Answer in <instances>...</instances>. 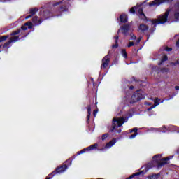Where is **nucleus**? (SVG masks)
<instances>
[{
    "label": "nucleus",
    "instance_id": "obj_15",
    "mask_svg": "<svg viewBox=\"0 0 179 179\" xmlns=\"http://www.w3.org/2000/svg\"><path fill=\"white\" fill-rule=\"evenodd\" d=\"M138 29L140 30H141L142 31H146V30H148L149 29V27H148L147 25H145L144 24H141L138 27Z\"/></svg>",
    "mask_w": 179,
    "mask_h": 179
},
{
    "label": "nucleus",
    "instance_id": "obj_41",
    "mask_svg": "<svg viewBox=\"0 0 179 179\" xmlns=\"http://www.w3.org/2000/svg\"><path fill=\"white\" fill-rule=\"evenodd\" d=\"M86 150H87V148L83 149V150H82L80 152V153H85V152H86Z\"/></svg>",
    "mask_w": 179,
    "mask_h": 179
},
{
    "label": "nucleus",
    "instance_id": "obj_2",
    "mask_svg": "<svg viewBox=\"0 0 179 179\" xmlns=\"http://www.w3.org/2000/svg\"><path fill=\"white\" fill-rule=\"evenodd\" d=\"M152 159H153V162H155L157 164V167H163L164 164H167V161L170 160V157L162 159V155L157 154L155 155L152 157Z\"/></svg>",
    "mask_w": 179,
    "mask_h": 179
},
{
    "label": "nucleus",
    "instance_id": "obj_35",
    "mask_svg": "<svg viewBox=\"0 0 179 179\" xmlns=\"http://www.w3.org/2000/svg\"><path fill=\"white\" fill-rule=\"evenodd\" d=\"M172 50H173V49H172L171 48H169V47H166V48H165V50H166V51H168V52L172 51Z\"/></svg>",
    "mask_w": 179,
    "mask_h": 179
},
{
    "label": "nucleus",
    "instance_id": "obj_44",
    "mask_svg": "<svg viewBox=\"0 0 179 179\" xmlns=\"http://www.w3.org/2000/svg\"><path fill=\"white\" fill-rule=\"evenodd\" d=\"M175 64H176V65H179V59L177 60V61H176V62H175Z\"/></svg>",
    "mask_w": 179,
    "mask_h": 179
},
{
    "label": "nucleus",
    "instance_id": "obj_37",
    "mask_svg": "<svg viewBox=\"0 0 179 179\" xmlns=\"http://www.w3.org/2000/svg\"><path fill=\"white\" fill-rule=\"evenodd\" d=\"M27 25H23L21 27L22 30H27V27H26Z\"/></svg>",
    "mask_w": 179,
    "mask_h": 179
},
{
    "label": "nucleus",
    "instance_id": "obj_40",
    "mask_svg": "<svg viewBox=\"0 0 179 179\" xmlns=\"http://www.w3.org/2000/svg\"><path fill=\"white\" fill-rule=\"evenodd\" d=\"M97 113H98V110H94V113H93L94 117H96V114H97Z\"/></svg>",
    "mask_w": 179,
    "mask_h": 179
},
{
    "label": "nucleus",
    "instance_id": "obj_4",
    "mask_svg": "<svg viewBox=\"0 0 179 179\" xmlns=\"http://www.w3.org/2000/svg\"><path fill=\"white\" fill-rule=\"evenodd\" d=\"M142 99H145V96L141 93L136 92L131 96V103H136V101H139Z\"/></svg>",
    "mask_w": 179,
    "mask_h": 179
},
{
    "label": "nucleus",
    "instance_id": "obj_24",
    "mask_svg": "<svg viewBox=\"0 0 179 179\" xmlns=\"http://www.w3.org/2000/svg\"><path fill=\"white\" fill-rule=\"evenodd\" d=\"M6 38H9V36H3L0 37V43H1V41H5V40H6Z\"/></svg>",
    "mask_w": 179,
    "mask_h": 179
},
{
    "label": "nucleus",
    "instance_id": "obj_9",
    "mask_svg": "<svg viewBox=\"0 0 179 179\" xmlns=\"http://www.w3.org/2000/svg\"><path fill=\"white\" fill-rule=\"evenodd\" d=\"M136 9H138V12L139 15L141 16V19H145L148 20V17H146V15H145V13H143V9L141 6H137Z\"/></svg>",
    "mask_w": 179,
    "mask_h": 179
},
{
    "label": "nucleus",
    "instance_id": "obj_12",
    "mask_svg": "<svg viewBox=\"0 0 179 179\" xmlns=\"http://www.w3.org/2000/svg\"><path fill=\"white\" fill-rule=\"evenodd\" d=\"M66 169V166H59L57 169H56L55 171L53 172L55 174H57V173H64L65 171V169Z\"/></svg>",
    "mask_w": 179,
    "mask_h": 179
},
{
    "label": "nucleus",
    "instance_id": "obj_1",
    "mask_svg": "<svg viewBox=\"0 0 179 179\" xmlns=\"http://www.w3.org/2000/svg\"><path fill=\"white\" fill-rule=\"evenodd\" d=\"M124 122H125V117H113L110 131L118 132V134H120L121 132V129L118 128L122 127Z\"/></svg>",
    "mask_w": 179,
    "mask_h": 179
},
{
    "label": "nucleus",
    "instance_id": "obj_34",
    "mask_svg": "<svg viewBox=\"0 0 179 179\" xmlns=\"http://www.w3.org/2000/svg\"><path fill=\"white\" fill-rule=\"evenodd\" d=\"M136 135H138V133H134V134H131L130 136V138L133 139V138H135V136H136Z\"/></svg>",
    "mask_w": 179,
    "mask_h": 179
},
{
    "label": "nucleus",
    "instance_id": "obj_5",
    "mask_svg": "<svg viewBox=\"0 0 179 179\" xmlns=\"http://www.w3.org/2000/svg\"><path fill=\"white\" fill-rule=\"evenodd\" d=\"M19 41V36H12L10 38L9 41L6 43H4L3 48H8L12 43H15V41Z\"/></svg>",
    "mask_w": 179,
    "mask_h": 179
},
{
    "label": "nucleus",
    "instance_id": "obj_20",
    "mask_svg": "<svg viewBox=\"0 0 179 179\" xmlns=\"http://www.w3.org/2000/svg\"><path fill=\"white\" fill-rule=\"evenodd\" d=\"M159 177H160V173L152 174L150 176L149 179H157Z\"/></svg>",
    "mask_w": 179,
    "mask_h": 179
},
{
    "label": "nucleus",
    "instance_id": "obj_42",
    "mask_svg": "<svg viewBox=\"0 0 179 179\" xmlns=\"http://www.w3.org/2000/svg\"><path fill=\"white\" fill-rule=\"evenodd\" d=\"M33 15H31V14L30 15H27V17H25V19H30V17H32Z\"/></svg>",
    "mask_w": 179,
    "mask_h": 179
},
{
    "label": "nucleus",
    "instance_id": "obj_22",
    "mask_svg": "<svg viewBox=\"0 0 179 179\" xmlns=\"http://www.w3.org/2000/svg\"><path fill=\"white\" fill-rule=\"evenodd\" d=\"M159 103H160V99L155 98V99L154 101L155 107H156V106H159Z\"/></svg>",
    "mask_w": 179,
    "mask_h": 179
},
{
    "label": "nucleus",
    "instance_id": "obj_46",
    "mask_svg": "<svg viewBox=\"0 0 179 179\" xmlns=\"http://www.w3.org/2000/svg\"><path fill=\"white\" fill-rule=\"evenodd\" d=\"M175 89H176V90H179V86H176Z\"/></svg>",
    "mask_w": 179,
    "mask_h": 179
},
{
    "label": "nucleus",
    "instance_id": "obj_14",
    "mask_svg": "<svg viewBox=\"0 0 179 179\" xmlns=\"http://www.w3.org/2000/svg\"><path fill=\"white\" fill-rule=\"evenodd\" d=\"M120 19L122 23H127V22H128V18L125 15H121L120 17Z\"/></svg>",
    "mask_w": 179,
    "mask_h": 179
},
{
    "label": "nucleus",
    "instance_id": "obj_10",
    "mask_svg": "<svg viewBox=\"0 0 179 179\" xmlns=\"http://www.w3.org/2000/svg\"><path fill=\"white\" fill-rule=\"evenodd\" d=\"M32 22L34 24H41L43 21L41 20V19H38V17L34 16L32 18Z\"/></svg>",
    "mask_w": 179,
    "mask_h": 179
},
{
    "label": "nucleus",
    "instance_id": "obj_6",
    "mask_svg": "<svg viewBox=\"0 0 179 179\" xmlns=\"http://www.w3.org/2000/svg\"><path fill=\"white\" fill-rule=\"evenodd\" d=\"M173 0H155L149 3V6H159L163 2H171Z\"/></svg>",
    "mask_w": 179,
    "mask_h": 179
},
{
    "label": "nucleus",
    "instance_id": "obj_28",
    "mask_svg": "<svg viewBox=\"0 0 179 179\" xmlns=\"http://www.w3.org/2000/svg\"><path fill=\"white\" fill-rule=\"evenodd\" d=\"M137 6L133 7L130 9V13H135V9H136Z\"/></svg>",
    "mask_w": 179,
    "mask_h": 179
},
{
    "label": "nucleus",
    "instance_id": "obj_19",
    "mask_svg": "<svg viewBox=\"0 0 179 179\" xmlns=\"http://www.w3.org/2000/svg\"><path fill=\"white\" fill-rule=\"evenodd\" d=\"M87 111H88V115L87 116V122H89V121H90V114L92 111V107H90V106H88Z\"/></svg>",
    "mask_w": 179,
    "mask_h": 179
},
{
    "label": "nucleus",
    "instance_id": "obj_38",
    "mask_svg": "<svg viewBox=\"0 0 179 179\" xmlns=\"http://www.w3.org/2000/svg\"><path fill=\"white\" fill-rule=\"evenodd\" d=\"M141 40H142V38L141 37L137 39L136 41L137 44H139V43H141Z\"/></svg>",
    "mask_w": 179,
    "mask_h": 179
},
{
    "label": "nucleus",
    "instance_id": "obj_47",
    "mask_svg": "<svg viewBox=\"0 0 179 179\" xmlns=\"http://www.w3.org/2000/svg\"><path fill=\"white\" fill-rule=\"evenodd\" d=\"M130 89L132 90V89H134V86H133V85H131V86H130Z\"/></svg>",
    "mask_w": 179,
    "mask_h": 179
},
{
    "label": "nucleus",
    "instance_id": "obj_33",
    "mask_svg": "<svg viewBox=\"0 0 179 179\" xmlns=\"http://www.w3.org/2000/svg\"><path fill=\"white\" fill-rule=\"evenodd\" d=\"M67 10L66 6H62L60 8L61 12H64V10Z\"/></svg>",
    "mask_w": 179,
    "mask_h": 179
},
{
    "label": "nucleus",
    "instance_id": "obj_26",
    "mask_svg": "<svg viewBox=\"0 0 179 179\" xmlns=\"http://www.w3.org/2000/svg\"><path fill=\"white\" fill-rule=\"evenodd\" d=\"M19 33H20V29H18L15 31L12 32L10 36H16V35L19 34Z\"/></svg>",
    "mask_w": 179,
    "mask_h": 179
},
{
    "label": "nucleus",
    "instance_id": "obj_36",
    "mask_svg": "<svg viewBox=\"0 0 179 179\" xmlns=\"http://www.w3.org/2000/svg\"><path fill=\"white\" fill-rule=\"evenodd\" d=\"M164 61H167V56H166V55L164 56L163 58H162V62H164Z\"/></svg>",
    "mask_w": 179,
    "mask_h": 179
},
{
    "label": "nucleus",
    "instance_id": "obj_45",
    "mask_svg": "<svg viewBox=\"0 0 179 179\" xmlns=\"http://www.w3.org/2000/svg\"><path fill=\"white\" fill-rule=\"evenodd\" d=\"M57 5H59V2H57V3H54V4H53V6H57Z\"/></svg>",
    "mask_w": 179,
    "mask_h": 179
},
{
    "label": "nucleus",
    "instance_id": "obj_11",
    "mask_svg": "<svg viewBox=\"0 0 179 179\" xmlns=\"http://www.w3.org/2000/svg\"><path fill=\"white\" fill-rule=\"evenodd\" d=\"M157 166V164H156V162H153V160H152V162L148 163V164L145 166V171H148V170H149V169H152V167H155V166Z\"/></svg>",
    "mask_w": 179,
    "mask_h": 179
},
{
    "label": "nucleus",
    "instance_id": "obj_7",
    "mask_svg": "<svg viewBox=\"0 0 179 179\" xmlns=\"http://www.w3.org/2000/svg\"><path fill=\"white\" fill-rule=\"evenodd\" d=\"M131 27V24H124L120 27V29L118 30L117 33H120V31H122V34H124V36L128 35V31L129 30Z\"/></svg>",
    "mask_w": 179,
    "mask_h": 179
},
{
    "label": "nucleus",
    "instance_id": "obj_13",
    "mask_svg": "<svg viewBox=\"0 0 179 179\" xmlns=\"http://www.w3.org/2000/svg\"><path fill=\"white\" fill-rule=\"evenodd\" d=\"M116 142H117V141L115 140V138H113L112 141H110V142H108L106 144V148L108 149L109 148H111V146H114V145H115Z\"/></svg>",
    "mask_w": 179,
    "mask_h": 179
},
{
    "label": "nucleus",
    "instance_id": "obj_48",
    "mask_svg": "<svg viewBox=\"0 0 179 179\" xmlns=\"http://www.w3.org/2000/svg\"><path fill=\"white\" fill-rule=\"evenodd\" d=\"M132 177H134V175L128 178V179H131Z\"/></svg>",
    "mask_w": 179,
    "mask_h": 179
},
{
    "label": "nucleus",
    "instance_id": "obj_23",
    "mask_svg": "<svg viewBox=\"0 0 179 179\" xmlns=\"http://www.w3.org/2000/svg\"><path fill=\"white\" fill-rule=\"evenodd\" d=\"M122 54L124 58L128 57V54H127V51L125 50V49L122 50Z\"/></svg>",
    "mask_w": 179,
    "mask_h": 179
},
{
    "label": "nucleus",
    "instance_id": "obj_30",
    "mask_svg": "<svg viewBox=\"0 0 179 179\" xmlns=\"http://www.w3.org/2000/svg\"><path fill=\"white\" fill-rule=\"evenodd\" d=\"M133 45H135L134 42H129L127 47L129 48L130 47H133Z\"/></svg>",
    "mask_w": 179,
    "mask_h": 179
},
{
    "label": "nucleus",
    "instance_id": "obj_25",
    "mask_svg": "<svg viewBox=\"0 0 179 179\" xmlns=\"http://www.w3.org/2000/svg\"><path fill=\"white\" fill-rule=\"evenodd\" d=\"M169 69L167 68H163V69H160V71L162 73H167V72H169Z\"/></svg>",
    "mask_w": 179,
    "mask_h": 179
},
{
    "label": "nucleus",
    "instance_id": "obj_51",
    "mask_svg": "<svg viewBox=\"0 0 179 179\" xmlns=\"http://www.w3.org/2000/svg\"><path fill=\"white\" fill-rule=\"evenodd\" d=\"M1 47H2V45H0V48H1Z\"/></svg>",
    "mask_w": 179,
    "mask_h": 179
},
{
    "label": "nucleus",
    "instance_id": "obj_3",
    "mask_svg": "<svg viewBox=\"0 0 179 179\" xmlns=\"http://www.w3.org/2000/svg\"><path fill=\"white\" fill-rule=\"evenodd\" d=\"M169 15H170V10H167L164 15H159L158 19L152 20V24H160V23H166V22H167V17H169Z\"/></svg>",
    "mask_w": 179,
    "mask_h": 179
},
{
    "label": "nucleus",
    "instance_id": "obj_50",
    "mask_svg": "<svg viewBox=\"0 0 179 179\" xmlns=\"http://www.w3.org/2000/svg\"><path fill=\"white\" fill-rule=\"evenodd\" d=\"M4 1H10V0H4Z\"/></svg>",
    "mask_w": 179,
    "mask_h": 179
},
{
    "label": "nucleus",
    "instance_id": "obj_39",
    "mask_svg": "<svg viewBox=\"0 0 179 179\" xmlns=\"http://www.w3.org/2000/svg\"><path fill=\"white\" fill-rule=\"evenodd\" d=\"M176 45L178 48H179V39L177 41V42L176 43Z\"/></svg>",
    "mask_w": 179,
    "mask_h": 179
},
{
    "label": "nucleus",
    "instance_id": "obj_8",
    "mask_svg": "<svg viewBox=\"0 0 179 179\" xmlns=\"http://www.w3.org/2000/svg\"><path fill=\"white\" fill-rule=\"evenodd\" d=\"M110 63V59L108 58V55L105 56L102 59V65L101 68H107L108 66V64Z\"/></svg>",
    "mask_w": 179,
    "mask_h": 179
},
{
    "label": "nucleus",
    "instance_id": "obj_18",
    "mask_svg": "<svg viewBox=\"0 0 179 179\" xmlns=\"http://www.w3.org/2000/svg\"><path fill=\"white\" fill-rule=\"evenodd\" d=\"M115 45H112V48H118V36H115Z\"/></svg>",
    "mask_w": 179,
    "mask_h": 179
},
{
    "label": "nucleus",
    "instance_id": "obj_32",
    "mask_svg": "<svg viewBox=\"0 0 179 179\" xmlns=\"http://www.w3.org/2000/svg\"><path fill=\"white\" fill-rule=\"evenodd\" d=\"M130 132H134V134H138V129L134 128L133 129L131 130Z\"/></svg>",
    "mask_w": 179,
    "mask_h": 179
},
{
    "label": "nucleus",
    "instance_id": "obj_43",
    "mask_svg": "<svg viewBox=\"0 0 179 179\" xmlns=\"http://www.w3.org/2000/svg\"><path fill=\"white\" fill-rule=\"evenodd\" d=\"M171 65H172L173 66H176L177 64H176V62H171Z\"/></svg>",
    "mask_w": 179,
    "mask_h": 179
},
{
    "label": "nucleus",
    "instance_id": "obj_49",
    "mask_svg": "<svg viewBox=\"0 0 179 179\" xmlns=\"http://www.w3.org/2000/svg\"><path fill=\"white\" fill-rule=\"evenodd\" d=\"M46 179H51V178H46Z\"/></svg>",
    "mask_w": 179,
    "mask_h": 179
},
{
    "label": "nucleus",
    "instance_id": "obj_27",
    "mask_svg": "<svg viewBox=\"0 0 179 179\" xmlns=\"http://www.w3.org/2000/svg\"><path fill=\"white\" fill-rule=\"evenodd\" d=\"M174 17L177 20L179 19V10L175 12Z\"/></svg>",
    "mask_w": 179,
    "mask_h": 179
},
{
    "label": "nucleus",
    "instance_id": "obj_29",
    "mask_svg": "<svg viewBox=\"0 0 179 179\" xmlns=\"http://www.w3.org/2000/svg\"><path fill=\"white\" fill-rule=\"evenodd\" d=\"M108 136V134H105L102 135V141H104V139H106L107 137Z\"/></svg>",
    "mask_w": 179,
    "mask_h": 179
},
{
    "label": "nucleus",
    "instance_id": "obj_21",
    "mask_svg": "<svg viewBox=\"0 0 179 179\" xmlns=\"http://www.w3.org/2000/svg\"><path fill=\"white\" fill-rule=\"evenodd\" d=\"M24 26H28V29H33V22H27L24 24Z\"/></svg>",
    "mask_w": 179,
    "mask_h": 179
},
{
    "label": "nucleus",
    "instance_id": "obj_16",
    "mask_svg": "<svg viewBox=\"0 0 179 179\" xmlns=\"http://www.w3.org/2000/svg\"><path fill=\"white\" fill-rule=\"evenodd\" d=\"M37 12H38V8H30L29 9V13L32 16H34V15H36V13H37Z\"/></svg>",
    "mask_w": 179,
    "mask_h": 179
},
{
    "label": "nucleus",
    "instance_id": "obj_17",
    "mask_svg": "<svg viewBox=\"0 0 179 179\" xmlns=\"http://www.w3.org/2000/svg\"><path fill=\"white\" fill-rule=\"evenodd\" d=\"M97 146H99V144L97 143L91 145L90 146L87 148V150H93V149H97Z\"/></svg>",
    "mask_w": 179,
    "mask_h": 179
},
{
    "label": "nucleus",
    "instance_id": "obj_31",
    "mask_svg": "<svg viewBox=\"0 0 179 179\" xmlns=\"http://www.w3.org/2000/svg\"><path fill=\"white\" fill-rule=\"evenodd\" d=\"M130 37L131 40H136V36H134V34H131Z\"/></svg>",
    "mask_w": 179,
    "mask_h": 179
}]
</instances>
